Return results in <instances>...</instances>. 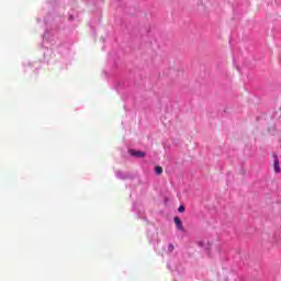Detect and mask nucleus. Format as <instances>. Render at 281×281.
<instances>
[{"instance_id": "nucleus-1", "label": "nucleus", "mask_w": 281, "mask_h": 281, "mask_svg": "<svg viewBox=\"0 0 281 281\" xmlns=\"http://www.w3.org/2000/svg\"><path fill=\"white\" fill-rule=\"evenodd\" d=\"M128 154L132 156V157H137L139 159L146 157V154L144 151H139V150H135V149H130L128 150Z\"/></svg>"}, {"instance_id": "nucleus-2", "label": "nucleus", "mask_w": 281, "mask_h": 281, "mask_svg": "<svg viewBox=\"0 0 281 281\" xmlns=\"http://www.w3.org/2000/svg\"><path fill=\"white\" fill-rule=\"evenodd\" d=\"M173 222L176 224L177 229H179L180 232H184L186 228L183 227V223H181V218L175 217Z\"/></svg>"}, {"instance_id": "nucleus-3", "label": "nucleus", "mask_w": 281, "mask_h": 281, "mask_svg": "<svg viewBox=\"0 0 281 281\" xmlns=\"http://www.w3.org/2000/svg\"><path fill=\"white\" fill-rule=\"evenodd\" d=\"M274 172H281L280 169V160L278 159V156L274 155V164H273Z\"/></svg>"}, {"instance_id": "nucleus-4", "label": "nucleus", "mask_w": 281, "mask_h": 281, "mask_svg": "<svg viewBox=\"0 0 281 281\" xmlns=\"http://www.w3.org/2000/svg\"><path fill=\"white\" fill-rule=\"evenodd\" d=\"M155 171H156V175H162L164 173V168H161V166H157Z\"/></svg>"}, {"instance_id": "nucleus-5", "label": "nucleus", "mask_w": 281, "mask_h": 281, "mask_svg": "<svg viewBox=\"0 0 281 281\" xmlns=\"http://www.w3.org/2000/svg\"><path fill=\"white\" fill-rule=\"evenodd\" d=\"M178 212H180V213H183V212H186V206H183V205H180V206H179V209H178Z\"/></svg>"}, {"instance_id": "nucleus-6", "label": "nucleus", "mask_w": 281, "mask_h": 281, "mask_svg": "<svg viewBox=\"0 0 281 281\" xmlns=\"http://www.w3.org/2000/svg\"><path fill=\"white\" fill-rule=\"evenodd\" d=\"M169 250L173 251L175 250V246L172 244L169 245Z\"/></svg>"}, {"instance_id": "nucleus-7", "label": "nucleus", "mask_w": 281, "mask_h": 281, "mask_svg": "<svg viewBox=\"0 0 281 281\" xmlns=\"http://www.w3.org/2000/svg\"><path fill=\"white\" fill-rule=\"evenodd\" d=\"M278 240H280V238H277L276 243H278Z\"/></svg>"}]
</instances>
